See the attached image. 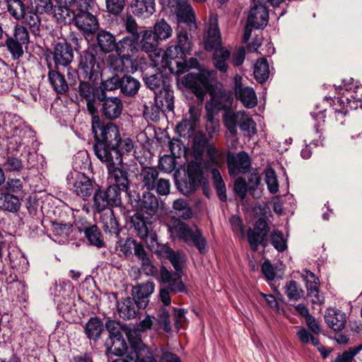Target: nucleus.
Returning a JSON list of instances; mask_svg holds the SVG:
<instances>
[{"mask_svg": "<svg viewBox=\"0 0 362 362\" xmlns=\"http://www.w3.org/2000/svg\"><path fill=\"white\" fill-rule=\"evenodd\" d=\"M131 8L134 16L148 18L156 11V2L155 0H132Z\"/></svg>", "mask_w": 362, "mask_h": 362, "instance_id": "obj_29", "label": "nucleus"}, {"mask_svg": "<svg viewBox=\"0 0 362 362\" xmlns=\"http://www.w3.org/2000/svg\"><path fill=\"white\" fill-rule=\"evenodd\" d=\"M154 320L158 326V329H163L166 333L172 332L170 314L165 308H160Z\"/></svg>", "mask_w": 362, "mask_h": 362, "instance_id": "obj_49", "label": "nucleus"}, {"mask_svg": "<svg viewBox=\"0 0 362 362\" xmlns=\"http://www.w3.org/2000/svg\"><path fill=\"white\" fill-rule=\"evenodd\" d=\"M128 202L134 208H136L142 214H146L149 216L157 214L159 209V201L158 197L150 192H145L142 197L136 191H129L128 192Z\"/></svg>", "mask_w": 362, "mask_h": 362, "instance_id": "obj_10", "label": "nucleus"}, {"mask_svg": "<svg viewBox=\"0 0 362 362\" xmlns=\"http://www.w3.org/2000/svg\"><path fill=\"white\" fill-rule=\"evenodd\" d=\"M154 288V284L151 281L141 284L133 288V298L136 300L139 308H145L146 307L149 302L148 298L153 292Z\"/></svg>", "mask_w": 362, "mask_h": 362, "instance_id": "obj_25", "label": "nucleus"}, {"mask_svg": "<svg viewBox=\"0 0 362 362\" xmlns=\"http://www.w3.org/2000/svg\"><path fill=\"white\" fill-rule=\"evenodd\" d=\"M21 16H12L16 20H23V22L29 26L32 33L37 35L40 32V18L35 11H33L28 6H24L22 8Z\"/></svg>", "mask_w": 362, "mask_h": 362, "instance_id": "obj_30", "label": "nucleus"}, {"mask_svg": "<svg viewBox=\"0 0 362 362\" xmlns=\"http://www.w3.org/2000/svg\"><path fill=\"white\" fill-rule=\"evenodd\" d=\"M157 180L154 182V186L153 187H149L148 192H151L152 191H155L160 196H166L169 194L170 191V182L168 179H165L163 177H160V176H157Z\"/></svg>", "mask_w": 362, "mask_h": 362, "instance_id": "obj_56", "label": "nucleus"}, {"mask_svg": "<svg viewBox=\"0 0 362 362\" xmlns=\"http://www.w3.org/2000/svg\"><path fill=\"white\" fill-rule=\"evenodd\" d=\"M253 3L254 6L250 11L247 23L255 29H263L267 25L269 20L267 7L260 1H253Z\"/></svg>", "mask_w": 362, "mask_h": 362, "instance_id": "obj_21", "label": "nucleus"}, {"mask_svg": "<svg viewBox=\"0 0 362 362\" xmlns=\"http://www.w3.org/2000/svg\"><path fill=\"white\" fill-rule=\"evenodd\" d=\"M178 27H182V24H185L189 28L192 25L195 26V17L192 7L189 5H186L179 8L176 11Z\"/></svg>", "mask_w": 362, "mask_h": 362, "instance_id": "obj_44", "label": "nucleus"}, {"mask_svg": "<svg viewBox=\"0 0 362 362\" xmlns=\"http://www.w3.org/2000/svg\"><path fill=\"white\" fill-rule=\"evenodd\" d=\"M100 215L99 223L106 233L119 236V228L114 211L112 209H107L98 212Z\"/></svg>", "mask_w": 362, "mask_h": 362, "instance_id": "obj_28", "label": "nucleus"}, {"mask_svg": "<svg viewBox=\"0 0 362 362\" xmlns=\"http://www.w3.org/2000/svg\"><path fill=\"white\" fill-rule=\"evenodd\" d=\"M261 182V177L257 173L250 174L248 178L247 188L250 194L254 198H259L261 197V192L257 190V187Z\"/></svg>", "mask_w": 362, "mask_h": 362, "instance_id": "obj_63", "label": "nucleus"}, {"mask_svg": "<svg viewBox=\"0 0 362 362\" xmlns=\"http://www.w3.org/2000/svg\"><path fill=\"white\" fill-rule=\"evenodd\" d=\"M141 49L146 52L155 51L158 45V38L152 30H146L141 33Z\"/></svg>", "mask_w": 362, "mask_h": 362, "instance_id": "obj_45", "label": "nucleus"}, {"mask_svg": "<svg viewBox=\"0 0 362 362\" xmlns=\"http://www.w3.org/2000/svg\"><path fill=\"white\" fill-rule=\"evenodd\" d=\"M189 245L195 246L200 254H206L208 251L206 240L197 228H195L194 233L189 239Z\"/></svg>", "mask_w": 362, "mask_h": 362, "instance_id": "obj_54", "label": "nucleus"}, {"mask_svg": "<svg viewBox=\"0 0 362 362\" xmlns=\"http://www.w3.org/2000/svg\"><path fill=\"white\" fill-rule=\"evenodd\" d=\"M78 79V85L75 84V86L73 87L76 99L86 104V108L90 115L93 116L98 114L97 102L98 100L103 99V92L98 83L99 81Z\"/></svg>", "mask_w": 362, "mask_h": 362, "instance_id": "obj_2", "label": "nucleus"}, {"mask_svg": "<svg viewBox=\"0 0 362 362\" xmlns=\"http://www.w3.org/2000/svg\"><path fill=\"white\" fill-rule=\"evenodd\" d=\"M120 187L110 185L105 190L111 206H119L122 204Z\"/></svg>", "mask_w": 362, "mask_h": 362, "instance_id": "obj_57", "label": "nucleus"}, {"mask_svg": "<svg viewBox=\"0 0 362 362\" xmlns=\"http://www.w3.org/2000/svg\"><path fill=\"white\" fill-rule=\"evenodd\" d=\"M270 241L278 252H282L287 248L286 240L284 238L283 233L279 229H274L271 232Z\"/></svg>", "mask_w": 362, "mask_h": 362, "instance_id": "obj_53", "label": "nucleus"}, {"mask_svg": "<svg viewBox=\"0 0 362 362\" xmlns=\"http://www.w3.org/2000/svg\"><path fill=\"white\" fill-rule=\"evenodd\" d=\"M206 130L210 137H212L213 134L219 131L220 124L219 120L214 118V112L208 108V105H206Z\"/></svg>", "mask_w": 362, "mask_h": 362, "instance_id": "obj_55", "label": "nucleus"}, {"mask_svg": "<svg viewBox=\"0 0 362 362\" xmlns=\"http://www.w3.org/2000/svg\"><path fill=\"white\" fill-rule=\"evenodd\" d=\"M211 143L209 142V139L206 134L199 132L195 134L193 144V151L195 158H201L204 152L209 148Z\"/></svg>", "mask_w": 362, "mask_h": 362, "instance_id": "obj_46", "label": "nucleus"}, {"mask_svg": "<svg viewBox=\"0 0 362 362\" xmlns=\"http://www.w3.org/2000/svg\"><path fill=\"white\" fill-rule=\"evenodd\" d=\"M142 78L145 85L152 90L153 93H156L160 89L170 86V77L162 71H157L155 74H150L144 73Z\"/></svg>", "mask_w": 362, "mask_h": 362, "instance_id": "obj_24", "label": "nucleus"}, {"mask_svg": "<svg viewBox=\"0 0 362 362\" xmlns=\"http://www.w3.org/2000/svg\"><path fill=\"white\" fill-rule=\"evenodd\" d=\"M48 81L51 87L58 94L64 95L69 91V83L61 72V68L52 67V62L47 59Z\"/></svg>", "mask_w": 362, "mask_h": 362, "instance_id": "obj_22", "label": "nucleus"}, {"mask_svg": "<svg viewBox=\"0 0 362 362\" xmlns=\"http://www.w3.org/2000/svg\"><path fill=\"white\" fill-rule=\"evenodd\" d=\"M74 24L80 30L88 33L95 32L99 25L96 16L89 11L77 12Z\"/></svg>", "mask_w": 362, "mask_h": 362, "instance_id": "obj_26", "label": "nucleus"}, {"mask_svg": "<svg viewBox=\"0 0 362 362\" xmlns=\"http://www.w3.org/2000/svg\"><path fill=\"white\" fill-rule=\"evenodd\" d=\"M223 122L230 134L233 136H236L238 133V125L240 130L245 132L250 137L257 134L255 122L245 111L226 110L223 115Z\"/></svg>", "mask_w": 362, "mask_h": 362, "instance_id": "obj_6", "label": "nucleus"}, {"mask_svg": "<svg viewBox=\"0 0 362 362\" xmlns=\"http://www.w3.org/2000/svg\"><path fill=\"white\" fill-rule=\"evenodd\" d=\"M121 82L122 76L117 74H113L106 79L101 80L99 86L103 92V98H105V95H107V91H112L117 89L120 90Z\"/></svg>", "mask_w": 362, "mask_h": 362, "instance_id": "obj_48", "label": "nucleus"}, {"mask_svg": "<svg viewBox=\"0 0 362 362\" xmlns=\"http://www.w3.org/2000/svg\"><path fill=\"white\" fill-rule=\"evenodd\" d=\"M154 105L151 106L152 119H157L159 117L160 111L163 112L173 111L174 95L170 86L154 93Z\"/></svg>", "mask_w": 362, "mask_h": 362, "instance_id": "obj_15", "label": "nucleus"}, {"mask_svg": "<svg viewBox=\"0 0 362 362\" xmlns=\"http://www.w3.org/2000/svg\"><path fill=\"white\" fill-rule=\"evenodd\" d=\"M206 151V158L204 160L200 158V160L191 161L190 163H197L201 165V170L202 173H205V171L211 170L212 169L217 168L223 163V154L220 152L214 146V144H211Z\"/></svg>", "mask_w": 362, "mask_h": 362, "instance_id": "obj_23", "label": "nucleus"}, {"mask_svg": "<svg viewBox=\"0 0 362 362\" xmlns=\"http://www.w3.org/2000/svg\"><path fill=\"white\" fill-rule=\"evenodd\" d=\"M52 13L59 23L64 25L74 23L76 14L67 5L55 6Z\"/></svg>", "mask_w": 362, "mask_h": 362, "instance_id": "obj_41", "label": "nucleus"}, {"mask_svg": "<svg viewBox=\"0 0 362 362\" xmlns=\"http://www.w3.org/2000/svg\"><path fill=\"white\" fill-rule=\"evenodd\" d=\"M127 334L131 343V347L126 358H118L112 362H157L152 353L139 339L132 341L130 332Z\"/></svg>", "mask_w": 362, "mask_h": 362, "instance_id": "obj_13", "label": "nucleus"}, {"mask_svg": "<svg viewBox=\"0 0 362 362\" xmlns=\"http://www.w3.org/2000/svg\"><path fill=\"white\" fill-rule=\"evenodd\" d=\"M325 320L328 327L334 331L342 330L346 323L345 313L337 309H328L325 314Z\"/></svg>", "mask_w": 362, "mask_h": 362, "instance_id": "obj_32", "label": "nucleus"}, {"mask_svg": "<svg viewBox=\"0 0 362 362\" xmlns=\"http://www.w3.org/2000/svg\"><path fill=\"white\" fill-rule=\"evenodd\" d=\"M97 42L100 50L109 53L117 49V43L115 35L106 30H100L97 35Z\"/></svg>", "mask_w": 362, "mask_h": 362, "instance_id": "obj_38", "label": "nucleus"}, {"mask_svg": "<svg viewBox=\"0 0 362 362\" xmlns=\"http://www.w3.org/2000/svg\"><path fill=\"white\" fill-rule=\"evenodd\" d=\"M98 102L101 103L100 111L105 118L115 120L121 115L124 105L120 98L117 96L107 97V95H105V98L98 100Z\"/></svg>", "mask_w": 362, "mask_h": 362, "instance_id": "obj_19", "label": "nucleus"}, {"mask_svg": "<svg viewBox=\"0 0 362 362\" xmlns=\"http://www.w3.org/2000/svg\"><path fill=\"white\" fill-rule=\"evenodd\" d=\"M160 255L168 259L172 264L175 272L183 274V267L185 262V257L182 253L175 252L170 247L163 245L160 250Z\"/></svg>", "mask_w": 362, "mask_h": 362, "instance_id": "obj_35", "label": "nucleus"}, {"mask_svg": "<svg viewBox=\"0 0 362 362\" xmlns=\"http://www.w3.org/2000/svg\"><path fill=\"white\" fill-rule=\"evenodd\" d=\"M195 126L193 121L185 119L177 125L176 129L180 136L189 138L194 134Z\"/></svg>", "mask_w": 362, "mask_h": 362, "instance_id": "obj_60", "label": "nucleus"}, {"mask_svg": "<svg viewBox=\"0 0 362 362\" xmlns=\"http://www.w3.org/2000/svg\"><path fill=\"white\" fill-rule=\"evenodd\" d=\"M362 350V345L349 348L339 355L332 362H351L354 357Z\"/></svg>", "mask_w": 362, "mask_h": 362, "instance_id": "obj_64", "label": "nucleus"}, {"mask_svg": "<svg viewBox=\"0 0 362 362\" xmlns=\"http://www.w3.org/2000/svg\"><path fill=\"white\" fill-rule=\"evenodd\" d=\"M21 206L20 199L17 195L9 192L0 193V209L11 213L19 211Z\"/></svg>", "mask_w": 362, "mask_h": 362, "instance_id": "obj_40", "label": "nucleus"}, {"mask_svg": "<svg viewBox=\"0 0 362 362\" xmlns=\"http://www.w3.org/2000/svg\"><path fill=\"white\" fill-rule=\"evenodd\" d=\"M174 230L180 239L183 240L185 243L189 245V239L194 233V230L189 228L184 222L177 223L175 225Z\"/></svg>", "mask_w": 362, "mask_h": 362, "instance_id": "obj_59", "label": "nucleus"}, {"mask_svg": "<svg viewBox=\"0 0 362 362\" xmlns=\"http://www.w3.org/2000/svg\"><path fill=\"white\" fill-rule=\"evenodd\" d=\"M160 175L159 170L156 167L142 166L136 175L139 185L141 189L148 192L149 187L154 186L157 176Z\"/></svg>", "mask_w": 362, "mask_h": 362, "instance_id": "obj_27", "label": "nucleus"}, {"mask_svg": "<svg viewBox=\"0 0 362 362\" xmlns=\"http://www.w3.org/2000/svg\"><path fill=\"white\" fill-rule=\"evenodd\" d=\"M33 6L40 14H52L55 6L53 0H34Z\"/></svg>", "mask_w": 362, "mask_h": 362, "instance_id": "obj_61", "label": "nucleus"}, {"mask_svg": "<svg viewBox=\"0 0 362 362\" xmlns=\"http://www.w3.org/2000/svg\"><path fill=\"white\" fill-rule=\"evenodd\" d=\"M233 98L228 93L224 91H220L218 93L212 95L210 101L206 104L208 108L214 112V110L219 111L224 110V112L228 110H231Z\"/></svg>", "mask_w": 362, "mask_h": 362, "instance_id": "obj_33", "label": "nucleus"}, {"mask_svg": "<svg viewBox=\"0 0 362 362\" xmlns=\"http://www.w3.org/2000/svg\"><path fill=\"white\" fill-rule=\"evenodd\" d=\"M131 223L136 235L144 240L149 246L154 247L158 245V237L153 228V222L143 214L136 213L131 217Z\"/></svg>", "mask_w": 362, "mask_h": 362, "instance_id": "obj_12", "label": "nucleus"}, {"mask_svg": "<svg viewBox=\"0 0 362 362\" xmlns=\"http://www.w3.org/2000/svg\"><path fill=\"white\" fill-rule=\"evenodd\" d=\"M104 330V325L98 317H92L86 322L84 327V332L90 340L96 341Z\"/></svg>", "mask_w": 362, "mask_h": 362, "instance_id": "obj_36", "label": "nucleus"}, {"mask_svg": "<svg viewBox=\"0 0 362 362\" xmlns=\"http://www.w3.org/2000/svg\"><path fill=\"white\" fill-rule=\"evenodd\" d=\"M269 65L266 58L263 57L257 61L254 66V76L259 83H264L269 76Z\"/></svg>", "mask_w": 362, "mask_h": 362, "instance_id": "obj_43", "label": "nucleus"}, {"mask_svg": "<svg viewBox=\"0 0 362 362\" xmlns=\"http://www.w3.org/2000/svg\"><path fill=\"white\" fill-rule=\"evenodd\" d=\"M192 47L189 32L183 27H177V45L169 46L167 48L163 56V62H165V64L163 66L172 69V60L185 59L186 54L189 53Z\"/></svg>", "mask_w": 362, "mask_h": 362, "instance_id": "obj_7", "label": "nucleus"}, {"mask_svg": "<svg viewBox=\"0 0 362 362\" xmlns=\"http://www.w3.org/2000/svg\"><path fill=\"white\" fill-rule=\"evenodd\" d=\"M51 53L54 62H52V66L66 68L69 79H72L76 83V70L70 66L74 59V52L71 45L66 41L58 42L54 44Z\"/></svg>", "mask_w": 362, "mask_h": 362, "instance_id": "obj_8", "label": "nucleus"}, {"mask_svg": "<svg viewBox=\"0 0 362 362\" xmlns=\"http://www.w3.org/2000/svg\"><path fill=\"white\" fill-rule=\"evenodd\" d=\"M7 39L5 42V45L7 49L10 52L13 59H18L23 54V43L14 40L13 37H11L8 34L5 33Z\"/></svg>", "mask_w": 362, "mask_h": 362, "instance_id": "obj_52", "label": "nucleus"}, {"mask_svg": "<svg viewBox=\"0 0 362 362\" xmlns=\"http://www.w3.org/2000/svg\"><path fill=\"white\" fill-rule=\"evenodd\" d=\"M269 231L267 221L264 218H258L253 228L247 230V240L252 251H257L259 245L263 247L267 246V236Z\"/></svg>", "mask_w": 362, "mask_h": 362, "instance_id": "obj_14", "label": "nucleus"}, {"mask_svg": "<svg viewBox=\"0 0 362 362\" xmlns=\"http://www.w3.org/2000/svg\"><path fill=\"white\" fill-rule=\"evenodd\" d=\"M243 78L240 75H235L233 78V90L235 98L239 100L247 108H252L257 105V98L252 88L243 86Z\"/></svg>", "mask_w": 362, "mask_h": 362, "instance_id": "obj_17", "label": "nucleus"}, {"mask_svg": "<svg viewBox=\"0 0 362 362\" xmlns=\"http://www.w3.org/2000/svg\"><path fill=\"white\" fill-rule=\"evenodd\" d=\"M285 293L288 299L294 300H298L304 296V291L302 288L293 280L286 282Z\"/></svg>", "mask_w": 362, "mask_h": 362, "instance_id": "obj_51", "label": "nucleus"}, {"mask_svg": "<svg viewBox=\"0 0 362 362\" xmlns=\"http://www.w3.org/2000/svg\"><path fill=\"white\" fill-rule=\"evenodd\" d=\"M228 170L230 175L245 173L250 168V158L245 151H240L236 155L228 153L227 156Z\"/></svg>", "mask_w": 362, "mask_h": 362, "instance_id": "obj_20", "label": "nucleus"}, {"mask_svg": "<svg viewBox=\"0 0 362 362\" xmlns=\"http://www.w3.org/2000/svg\"><path fill=\"white\" fill-rule=\"evenodd\" d=\"M230 55V52L229 50L222 47L214 49L213 62L216 69L223 73H226L227 71V61L229 59Z\"/></svg>", "mask_w": 362, "mask_h": 362, "instance_id": "obj_42", "label": "nucleus"}, {"mask_svg": "<svg viewBox=\"0 0 362 362\" xmlns=\"http://www.w3.org/2000/svg\"><path fill=\"white\" fill-rule=\"evenodd\" d=\"M125 29L131 34V36L141 37V33L144 31V27H139L136 20L131 15H127L125 19Z\"/></svg>", "mask_w": 362, "mask_h": 362, "instance_id": "obj_62", "label": "nucleus"}, {"mask_svg": "<svg viewBox=\"0 0 362 362\" xmlns=\"http://www.w3.org/2000/svg\"><path fill=\"white\" fill-rule=\"evenodd\" d=\"M117 308L119 317L124 320H130L136 317L139 312L136 300L131 297H127L118 301Z\"/></svg>", "mask_w": 362, "mask_h": 362, "instance_id": "obj_34", "label": "nucleus"}, {"mask_svg": "<svg viewBox=\"0 0 362 362\" xmlns=\"http://www.w3.org/2000/svg\"><path fill=\"white\" fill-rule=\"evenodd\" d=\"M183 274L168 270L165 266H161L159 272V280L166 285V288L172 293H187V288L182 281Z\"/></svg>", "mask_w": 362, "mask_h": 362, "instance_id": "obj_16", "label": "nucleus"}, {"mask_svg": "<svg viewBox=\"0 0 362 362\" xmlns=\"http://www.w3.org/2000/svg\"><path fill=\"white\" fill-rule=\"evenodd\" d=\"M92 130L95 136L93 150L99 159L129 155L134 148L133 140L125 134L121 136L119 127L110 122H104L97 115L92 116Z\"/></svg>", "mask_w": 362, "mask_h": 362, "instance_id": "obj_1", "label": "nucleus"}, {"mask_svg": "<svg viewBox=\"0 0 362 362\" xmlns=\"http://www.w3.org/2000/svg\"><path fill=\"white\" fill-rule=\"evenodd\" d=\"M206 178L201 170V165L197 163H189L187 169V176L176 182L179 191L185 195H189L205 183Z\"/></svg>", "mask_w": 362, "mask_h": 362, "instance_id": "obj_9", "label": "nucleus"}, {"mask_svg": "<svg viewBox=\"0 0 362 362\" xmlns=\"http://www.w3.org/2000/svg\"><path fill=\"white\" fill-rule=\"evenodd\" d=\"M101 77L102 71L99 60L97 59V51L94 47H89L79 54L76 78L99 81Z\"/></svg>", "mask_w": 362, "mask_h": 362, "instance_id": "obj_4", "label": "nucleus"}, {"mask_svg": "<svg viewBox=\"0 0 362 362\" xmlns=\"http://www.w3.org/2000/svg\"><path fill=\"white\" fill-rule=\"evenodd\" d=\"M93 202L98 212L103 211L108 209V206H110L105 190H101L99 188L95 191Z\"/></svg>", "mask_w": 362, "mask_h": 362, "instance_id": "obj_58", "label": "nucleus"}, {"mask_svg": "<svg viewBox=\"0 0 362 362\" xmlns=\"http://www.w3.org/2000/svg\"><path fill=\"white\" fill-rule=\"evenodd\" d=\"M123 156H117L118 158L115 159L112 157V158H106L100 160L107 168V180L110 184L120 187L128 194L130 185L129 173L128 168L123 163Z\"/></svg>", "mask_w": 362, "mask_h": 362, "instance_id": "obj_5", "label": "nucleus"}, {"mask_svg": "<svg viewBox=\"0 0 362 362\" xmlns=\"http://www.w3.org/2000/svg\"><path fill=\"white\" fill-rule=\"evenodd\" d=\"M217 74L214 70H202L198 73L185 75L182 83L197 97L202 100L206 93L216 83Z\"/></svg>", "mask_w": 362, "mask_h": 362, "instance_id": "obj_3", "label": "nucleus"}, {"mask_svg": "<svg viewBox=\"0 0 362 362\" xmlns=\"http://www.w3.org/2000/svg\"><path fill=\"white\" fill-rule=\"evenodd\" d=\"M153 32L159 40H165L172 35L173 30L164 19H160L154 25Z\"/></svg>", "mask_w": 362, "mask_h": 362, "instance_id": "obj_50", "label": "nucleus"}, {"mask_svg": "<svg viewBox=\"0 0 362 362\" xmlns=\"http://www.w3.org/2000/svg\"><path fill=\"white\" fill-rule=\"evenodd\" d=\"M85 236L90 245L98 247L105 246V242L103 235L97 226L93 225L86 228L84 230Z\"/></svg>", "mask_w": 362, "mask_h": 362, "instance_id": "obj_47", "label": "nucleus"}, {"mask_svg": "<svg viewBox=\"0 0 362 362\" xmlns=\"http://www.w3.org/2000/svg\"><path fill=\"white\" fill-rule=\"evenodd\" d=\"M141 84L138 79L129 74L122 76L120 93L127 97H134L140 88Z\"/></svg>", "mask_w": 362, "mask_h": 362, "instance_id": "obj_37", "label": "nucleus"}, {"mask_svg": "<svg viewBox=\"0 0 362 362\" xmlns=\"http://www.w3.org/2000/svg\"><path fill=\"white\" fill-rule=\"evenodd\" d=\"M204 43L206 51H212L221 46V36L216 15H211L206 25Z\"/></svg>", "mask_w": 362, "mask_h": 362, "instance_id": "obj_18", "label": "nucleus"}, {"mask_svg": "<svg viewBox=\"0 0 362 362\" xmlns=\"http://www.w3.org/2000/svg\"><path fill=\"white\" fill-rule=\"evenodd\" d=\"M140 37L133 36L124 37L119 41L116 52L118 54L133 55L138 51Z\"/></svg>", "mask_w": 362, "mask_h": 362, "instance_id": "obj_39", "label": "nucleus"}, {"mask_svg": "<svg viewBox=\"0 0 362 362\" xmlns=\"http://www.w3.org/2000/svg\"><path fill=\"white\" fill-rule=\"evenodd\" d=\"M108 358L112 356H121L127 351V344L123 336L109 338L105 344Z\"/></svg>", "mask_w": 362, "mask_h": 362, "instance_id": "obj_31", "label": "nucleus"}, {"mask_svg": "<svg viewBox=\"0 0 362 362\" xmlns=\"http://www.w3.org/2000/svg\"><path fill=\"white\" fill-rule=\"evenodd\" d=\"M66 181L68 188L80 197H89L93 192V182L84 173L74 170L68 174Z\"/></svg>", "mask_w": 362, "mask_h": 362, "instance_id": "obj_11", "label": "nucleus"}]
</instances>
